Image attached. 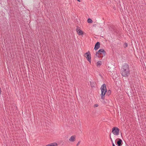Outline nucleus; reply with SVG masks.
Wrapping results in <instances>:
<instances>
[{
  "mask_svg": "<svg viewBox=\"0 0 146 146\" xmlns=\"http://www.w3.org/2000/svg\"><path fill=\"white\" fill-rule=\"evenodd\" d=\"M130 70L129 65L125 63L121 69V74L122 76L125 77H128L130 74Z\"/></svg>",
  "mask_w": 146,
  "mask_h": 146,
  "instance_id": "f257e3e1",
  "label": "nucleus"
},
{
  "mask_svg": "<svg viewBox=\"0 0 146 146\" xmlns=\"http://www.w3.org/2000/svg\"><path fill=\"white\" fill-rule=\"evenodd\" d=\"M100 89L101 91V99L104 100L105 98L104 96L107 91L106 87L105 84H104L102 85Z\"/></svg>",
  "mask_w": 146,
  "mask_h": 146,
  "instance_id": "f03ea898",
  "label": "nucleus"
},
{
  "mask_svg": "<svg viewBox=\"0 0 146 146\" xmlns=\"http://www.w3.org/2000/svg\"><path fill=\"white\" fill-rule=\"evenodd\" d=\"M106 52L103 49H100L96 52V55L98 58H101L104 56L106 54Z\"/></svg>",
  "mask_w": 146,
  "mask_h": 146,
  "instance_id": "7ed1b4c3",
  "label": "nucleus"
},
{
  "mask_svg": "<svg viewBox=\"0 0 146 146\" xmlns=\"http://www.w3.org/2000/svg\"><path fill=\"white\" fill-rule=\"evenodd\" d=\"M112 132L115 135H118L119 134V129L117 127H114L112 129Z\"/></svg>",
  "mask_w": 146,
  "mask_h": 146,
  "instance_id": "20e7f679",
  "label": "nucleus"
},
{
  "mask_svg": "<svg viewBox=\"0 0 146 146\" xmlns=\"http://www.w3.org/2000/svg\"><path fill=\"white\" fill-rule=\"evenodd\" d=\"M84 57H86L87 60L90 63H91V57L90 53L89 51H88L85 53L84 55Z\"/></svg>",
  "mask_w": 146,
  "mask_h": 146,
  "instance_id": "39448f33",
  "label": "nucleus"
},
{
  "mask_svg": "<svg viewBox=\"0 0 146 146\" xmlns=\"http://www.w3.org/2000/svg\"><path fill=\"white\" fill-rule=\"evenodd\" d=\"M127 94L129 95V94H131V88L130 87H127L125 88Z\"/></svg>",
  "mask_w": 146,
  "mask_h": 146,
  "instance_id": "423d86ee",
  "label": "nucleus"
},
{
  "mask_svg": "<svg viewBox=\"0 0 146 146\" xmlns=\"http://www.w3.org/2000/svg\"><path fill=\"white\" fill-rule=\"evenodd\" d=\"M100 43L99 42H98L95 44L94 49L95 50H97L100 47Z\"/></svg>",
  "mask_w": 146,
  "mask_h": 146,
  "instance_id": "0eeeda50",
  "label": "nucleus"
},
{
  "mask_svg": "<svg viewBox=\"0 0 146 146\" xmlns=\"http://www.w3.org/2000/svg\"><path fill=\"white\" fill-rule=\"evenodd\" d=\"M117 139L118 141L117 142V144L118 146H121L123 144V142L121 139L119 138H117Z\"/></svg>",
  "mask_w": 146,
  "mask_h": 146,
  "instance_id": "6e6552de",
  "label": "nucleus"
},
{
  "mask_svg": "<svg viewBox=\"0 0 146 146\" xmlns=\"http://www.w3.org/2000/svg\"><path fill=\"white\" fill-rule=\"evenodd\" d=\"M76 31L78 34L79 35H82L83 34V32L80 29H76Z\"/></svg>",
  "mask_w": 146,
  "mask_h": 146,
  "instance_id": "1a4fd4ad",
  "label": "nucleus"
},
{
  "mask_svg": "<svg viewBox=\"0 0 146 146\" xmlns=\"http://www.w3.org/2000/svg\"><path fill=\"white\" fill-rule=\"evenodd\" d=\"M75 138L76 136L75 135L72 136L69 139V141L71 142H73L75 141Z\"/></svg>",
  "mask_w": 146,
  "mask_h": 146,
  "instance_id": "9d476101",
  "label": "nucleus"
},
{
  "mask_svg": "<svg viewBox=\"0 0 146 146\" xmlns=\"http://www.w3.org/2000/svg\"><path fill=\"white\" fill-rule=\"evenodd\" d=\"M102 64V62L101 61H98L97 63V67H100Z\"/></svg>",
  "mask_w": 146,
  "mask_h": 146,
  "instance_id": "9b49d317",
  "label": "nucleus"
},
{
  "mask_svg": "<svg viewBox=\"0 0 146 146\" xmlns=\"http://www.w3.org/2000/svg\"><path fill=\"white\" fill-rule=\"evenodd\" d=\"M106 93V95L109 96L110 95L111 93V91L110 90H109L108 91H107Z\"/></svg>",
  "mask_w": 146,
  "mask_h": 146,
  "instance_id": "f8f14e48",
  "label": "nucleus"
},
{
  "mask_svg": "<svg viewBox=\"0 0 146 146\" xmlns=\"http://www.w3.org/2000/svg\"><path fill=\"white\" fill-rule=\"evenodd\" d=\"M87 22L88 23H92V21L91 19L88 18L87 20Z\"/></svg>",
  "mask_w": 146,
  "mask_h": 146,
  "instance_id": "ddd939ff",
  "label": "nucleus"
},
{
  "mask_svg": "<svg viewBox=\"0 0 146 146\" xmlns=\"http://www.w3.org/2000/svg\"><path fill=\"white\" fill-rule=\"evenodd\" d=\"M110 139L111 140V141L112 142V145L113 146H115V144L113 143V141H112V139L111 138V133H110Z\"/></svg>",
  "mask_w": 146,
  "mask_h": 146,
  "instance_id": "4468645a",
  "label": "nucleus"
},
{
  "mask_svg": "<svg viewBox=\"0 0 146 146\" xmlns=\"http://www.w3.org/2000/svg\"><path fill=\"white\" fill-rule=\"evenodd\" d=\"M127 46H128V44H127L126 43V42H125L124 43V48H126V47H127Z\"/></svg>",
  "mask_w": 146,
  "mask_h": 146,
  "instance_id": "2eb2a0df",
  "label": "nucleus"
},
{
  "mask_svg": "<svg viewBox=\"0 0 146 146\" xmlns=\"http://www.w3.org/2000/svg\"><path fill=\"white\" fill-rule=\"evenodd\" d=\"M90 85L91 86V87H93L94 86V85H93V84H94V82H90Z\"/></svg>",
  "mask_w": 146,
  "mask_h": 146,
  "instance_id": "dca6fc26",
  "label": "nucleus"
},
{
  "mask_svg": "<svg viewBox=\"0 0 146 146\" xmlns=\"http://www.w3.org/2000/svg\"><path fill=\"white\" fill-rule=\"evenodd\" d=\"M98 106V104H95L94 105V107H97Z\"/></svg>",
  "mask_w": 146,
  "mask_h": 146,
  "instance_id": "f3484780",
  "label": "nucleus"
},
{
  "mask_svg": "<svg viewBox=\"0 0 146 146\" xmlns=\"http://www.w3.org/2000/svg\"><path fill=\"white\" fill-rule=\"evenodd\" d=\"M80 142V141H78V143H77V144L76 145V146H78L79 145Z\"/></svg>",
  "mask_w": 146,
  "mask_h": 146,
  "instance_id": "a211bd4d",
  "label": "nucleus"
},
{
  "mask_svg": "<svg viewBox=\"0 0 146 146\" xmlns=\"http://www.w3.org/2000/svg\"><path fill=\"white\" fill-rule=\"evenodd\" d=\"M77 1L79 2H80V0H77Z\"/></svg>",
  "mask_w": 146,
  "mask_h": 146,
  "instance_id": "6ab92c4d",
  "label": "nucleus"
},
{
  "mask_svg": "<svg viewBox=\"0 0 146 146\" xmlns=\"http://www.w3.org/2000/svg\"><path fill=\"white\" fill-rule=\"evenodd\" d=\"M125 145H126H126H127V146H128L127 144L126 143H125Z\"/></svg>",
  "mask_w": 146,
  "mask_h": 146,
  "instance_id": "aec40b11",
  "label": "nucleus"
}]
</instances>
